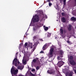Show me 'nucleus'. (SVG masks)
Returning a JSON list of instances; mask_svg holds the SVG:
<instances>
[{
	"label": "nucleus",
	"mask_w": 76,
	"mask_h": 76,
	"mask_svg": "<svg viewBox=\"0 0 76 76\" xmlns=\"http://www.w3.org/2000/svg\"><path fill=\"white\" fill-rule=\"evenodd\" d=\"M35 69H33L32 70V72H34V71H35Z\"/></svg>",
	"instance_id": "obj_37"
},
{
	"label": "nucleus",
	"mask_w": 76,
	"mask_h": 76,
	"mask_svg": "<svg viewBox=\"0 0 76 76\" xmlns=\"http://www.w3.org/2000/svg\"><path fill=\"white\" fill-rule=\"evenodd\" d=\"M55 38H56V39L57 38V37H55Z\"/></svg>",
	"instance_id": "obj_48"
},
{
	"label": "nucleus",
	"mask_w": 76,
	"mask_h": 76,
	"mask_svg": "<svg viewBox=\"0 0 76 76\" xmlns=\"http://www.w3.org/2000/svg\"><path fill=\"white\" fill-rule=\"evenodd\" d=\"M47 44L46 43L44 45V46H43V47L42 48V50H45V47H46V46H47Z\"/></svg>",
	"instance_id": "obj_13"
},
{
	"label": "nucleus",
	"mask_w": 76,
	"mask_h": 76,
	"mask_svg": "<svg viewBox=\"0 0 76 76\" xmlns=\"http://www.w3.org/2000/svg\"><path fill=\"white\" fill-rule=\"evenodd\" d=\"M44 29L45 31H47L48 29V27H44Z\"/></svg>",
	"instance_id": "obj_23"
},
{
	"label": "nucleus",
	"mask_w": 76,
	"mask_h": 76,
	"mask_svg": "<svg viewBox=\"0 0 76 76\" xmlns=\"http://www.w3.org/2000/svg\"><path fill=\"white\" fill-rule=\"evenodd\" d=\"M16 58H15L14 59L13 61L12 62V64L13 65H15V66L17 67L18 66V64H19L20 63V62L19 61H18V58H17V56L16 57Z\"/></svg>",
	"instance_id": "obj_2"
},
{
	"label": "nucleus",
	"mask_w": 76,
	"mask_h": 76,
	"mask_svg": "<svg viewBox=\"0 0 76 76\" xmlns=\"http://www.w3.org/2000/svg\"><path fill=\"white\" fill-rule=\"evenodd\" d=\"M20 48H21V45H20L19 47V49H20Z\"/></svg>",
	"instance_id": "obj_38"
},
{
	"label": "nucleus",
	"mask_w": 76,
	"mask_h": 76,
	"mask_svg": "<svg viewBox=\"0 0 76 76\" xmlns=\"http://www.w3.org/2000/svg\"><path fill=\"white\" fill-rule=\"evenodd\" d=\"M38 11L39 13H40V14H41V12H42V11L41 10H38Z\"/></svg>",
	"instance_id": "obj_29"
},
{
	"label": "nucleus",
	"mask_w": 76,
	"mask_h": 76,
	"mask_svg": "<svg viewBox=\"0 0 76 76\" xmlns=\"http://www.w3.org/2000/svg\"><path fill=\"white\" fill-rule=\"evenodd\" d=\"M29 47L31 48H32V43H31V44H30Z\"/></svg>",
	"instance_id": "obj_30"
},
{
	"label": "nucleus",
	"mask_w": 76,
	"mask_h": 76,
	"mask_svg": "<svg viewBox=\"0 0 76 76\" xmlns=\"http://www.w3.org/2000/svg\"><path fill=\"white\" fill-rule=\"evenodd\" d=\"M66 0H64V2H66Z\"/></svg>",
	"instance_id": "obj_43"
},
{
	"label": "nucleus",
	"mask_w": 76,
	"mask_h": 76,
	"mask_svg": "<svg viewBox=\"0 0 76 76\" xmlns=\"http://www.w3.org/2000/svg\"><path fill=\"white\" fill-rule=\"evenodd\" d=\"M73 73L72 72H70L69 74V72H67L65 73V75L66 76H72Z\"/></svg>",
	"instance_id": "obj_5"
},
{
	"label": "nucleus",
	"mask_w": 76,
	"mask_h": 76,
	"mask_svg": "<svg viewBox=\"0 0 76 76\" xmlns=\"http://www.w3.org/2000/svg\"><path fill=\"white\" fill-rule=\"evenodd\" d=\"M74 72H75V73H76V70L75 69H74Z\"/></svg>",
	"instance_id": "obj_42"
},
{
	"label": "nucleus",
	"mask_w": 76,
	"mask_h": 76,
	"mask_svg": "<svg viewBox=\"0 0 76 76\" xmlns=\"http://www.w3.org/2000/svg\"><path fill=\"white\" fill-rule=\"evenodd\" d=\"M58 60H61V58H60V57L58 56Z\"/></svg>",
	"instance_id": "obj_28"
},
{
	"label": "nucleus",
	"mask_w": 76,
	"mask_h": 76,
	"mask_svg": "<svg viewBox=\"0 0 76 76\" xmlns=\"http://www.w3.org/2000/svg\"><path fill=\"white\" fill-rule=\"evenodd\" d=\"M54 7L56 8V9L57 10V2L54 3Z\"/></svg>",
	"instance_id": "obj_17"
},
{
	"label": "nucleus",
	"mask_w": 76,
	"mask_h": 76,
	"mask_svg": "<svg viewBox=\"0 0 76 76\" xmlns=\"http://www.w3.org/2000/svg\"><path fill=\"white\" fill-rule=\"evenodd\" d=\"M23 66H19L18 67V69L22 70V69H23Z\"/></svg>",
	"instance_id": "obj_14"
},
{
	"label": "nucleus",
	"mask_w": 76,
	"mask_h": 76,
	"mask_svg": "<svg viewBox=\"0 0 76 76\" xmlns=\"http://www.w3.org/2000/svg\"><path fill=\"white\" fill-rule=\"evenodd\" d=\"M61 57H63L62 56H61Z\"/></svg>",
	"instance_id": "obj_47"
},
{
	"label": "nucleus",
	"mask_w": 76,
	"mask_h": 76,
	"mask_svg": "<svg viewBox=\"0 0 76 76\" xmlns=\"http://www.w3.org/2000/svg\"><path fill=\"white\" fill-rule=\"evenodd\" d=\"M70 59L71 60H73V57L72 56H71L70 57Z\"/></svg>",
	"instance_id": "obj_26"
},
{
	"label": "nucleus",
	"mask_w": 76,
	"mask_h": 76,
	"mask_svg": "<svg viewBox=\"0 0 76 76\" xmlns=\"http://www.w3.org/2000/svg\"><path fill=\"white\" fill-rule=\"evenodd\" d=\"M36 59H34L33 60V63H36L37 62V60H38V58H36Z\"/></svg>",
	"instance_id": "obj_15"
},
{
	"label": "nucleus",
	"mask_w": 76,
	"mask_h": 76,
	"mask_svg": "<svg viewBox=\"0 0 76 76\" xmlns=\"http://www.w3.org/2000/svg\"><path fill=\"white\" fill-rule=\"evenodd\" d=\"M70 63L71 65H72L73 66H75V65H76V63L73 60L71 61H70Z\"/></svg>",
	"instance_id": "obj_9"
},
{
	"label": "nucleus",
	"mask_w": 76,
	"mask_h": 76,
	"mask_svg": "<svg viewBox=\"0 0 76 76\" xmlns=\"http://www.w3.org/2000/svg\"><path fill=\"white\" fill-rule=\"evenodd\" d=\"M18 72V69H15L14 67L12 66L11 70V73L12 76H17V74Z\"/></svg>",
	"instance_id": "obj_1"
},
{
	"label": "nucleus",
	"mask_w": 76,
	"mask_h": 76,
	"mask_svg": "<svg viewBox=\"0 0 76 76\" xmlns=\"http://www.w3.org/2000/svg\"><path fill=\"white\" fill-rule=\"evenodd\" d=\"M28 45V43L27 42H26L25 43V47H26Z\"/></svg>",
	"instance_id": "obj_34"
},
{
	"label": "nucleus",
	"mask_w": 76,
	"mask_h": 76,
	"mask_svg": "<svg viewBox=\"0 0 76 76\" xmlns=\"http://www.w3.org/2000/svg\"><path fill=\"white\" fill-rule=\"evenodd\" d=\"M50 36H51V34H50L49 33H48V37H50Z\"/></svg>",
	"instance_id": "obj_27"
},
{
	"label": "nucleus",
	"mask_w": 76,
	"mask_h": 76,
	"mask_svg": "<svg viewBox=\"0 0 76 76\" xmlns=\"http://www.w3.org/2000/svg\"><path fill=\"white\" fill-rule=\"evenodd\" d=\"M51 1V0H47L46 1V2L47 3V2H50Z\"/></svg>",
	"instance_id": "obj_35"
},
{
	"label": "nucleus",
	"mask_w": 76,
	"mask_h": 76,
	"mask_svg": "<svg viewBox=\"0 0 76 76\" xmlns=\"http://www.w3.org/2000/svg\"><path fill=\"white\" fill-rule=\"evenodd\" d=\"M36 70H39V66H38L36 67Z\"/></svg>",
	"instance_id": "obj_31"
},
{
	"label": "nucleus",
	"mask_w": 76,
	"mask_h": 76,
	"mask_svg": "<svg viewBox=\"0 0 76 76\" xmlns=\"http://www.w3.org/2000/svg\"><path fill=\"white\" fill-rule=\"evenodd\" d=\"M61 14L62 16H64L65 15V14L64 12H62Z\"/></svg>",
	"instance_id": "obj_36"
},
{
	"label": "nucleus",
	"mask_w": 76,
	"mask_h": 76,
	"mask_svg": "<svg viewBox=\"0 0 76 76\" xmlns=\"http://www.w3.org/2000/svg\"><path fill=\"white\" fill-rule=\"evenodd\" d=\"M19 76H22V75H20Z\"/></svg>",
	"instance_id": "obj_45"
},
{
	"label": "nucleus",
	"mask_w": 76,
	"mask_h": 76,
	"mask_svg": "<svg viewBox=\"0 0 76 76\" xmlns=\"http://www.w3.org/2000/svg\"><path fill=\"white\" fill-rule=\"evenodd\" d=\"M60 48H61V45H60Z\"/></svg>",
	"instance_id": "obj_44"
},
{
	"label": "nucleus",
	"mask_w": 76,
	"mask_h": 76,
	"mask_svg": "<svg viewBox=\"0 0 76 76\" xmlns=\"http://www.w3.org/2000/svg\"><path fill=\"white\" fill-rule=\"evenodd\" d=\"M38 28V27H37V26H34L33 27V31L34 32H35L37 30V28Z\"/></svg>",
	"instance_id": "obj_11"
},
{
	"label": "nucleus",
	"mask_w": 76,
	"mask_h": 76,
	"mask_svg": "<svg viewBox=\"0 0 76 76\" xmlns=\"http://www.w3.org/2000/svg\"><path fill=\"white\" fill-rule=\"evenodd\" d=\"M37 26L38 28H40V27H41V24L40 23H39L37 24Z\"/></svg>",
	"instance_id": "obj_18"
},
{
	"label": "nucleus",
	"mask_w": 76,
	"mask_h": 76,
	"mask_svg": "<svg viewBox=\"0 0 76 76\" xmlns=\"http://www.w3.org/2000/svg\"><path fill=\"white\" fill-rule=\"evenodd\" d=\"M71 20H72V21H75L76 20V18H75V17H73L71 18Z\"/></svg>",
	"instance_id": "obj_16"
},
{
	"label": "nucleus",
	"mask_w": 76,
	"mask_h": 76,
	"mask_svg": "<svg viewBox=\"0 0 76 76\" xmlns=\"http://www.w3.org/2000/svg\"><path fill=\"white\" fill-rule=\"evenodd\" d=\"M64 5H66V2H64Z\"/></svg>",
	"instance_id": "obj_40"
},
{
	"label": "nucleus",
	"mask_w": 76,
	"mask_h": 76,
	"mask_svg": "<svg viewBox=\"0 0 76 76\" xmlns=\"http://www.w3.org/2000/svg\"><path fill=\"white\" fill-rule=\"evenodd\" d=\"M22 62L23 63V64H24V65H25V64H26V61L24 60H23Z\"/></svg>",
	"instance_id": "obj_21"
},
{
	"label": "nucleus",
	"mask_w": 76,
	"mask_h": 76,
	"mask_svg": "<svg viewBox=\"0 0 76 76\" xmlns=\"http://www.w3.org/2000/svg\"><path fill=\"white\" fill-rule=\"evenodd\" d=\"M54 51V48H51L50 49V52H49V56L50 57H52L53 56V53Z\"/></svg>",
	"instance_id": "obj_3"
},
{
	"label": "nucleus",
	"mask_w": 76,
	"mask_h": 76,
	"mask_svg": "<svg viewBox=\"0 0 76 76\" xmlns=\"http://www.w3.org/2000/svg\"><path fill=\"white\" fill-rule=\"evenodd\" d=\"M47 72L49 74H54L55 73V71L53 69H51L50 71L48 70Z\"/></svg>",
	"instance_id": "obj_6"
},
{
	"label": "nucleus",
	"mask_w": 76,
	"mask_h": 76,
	"mask_svg": "<svg viewBox=\"0 0 76 76\" xmlns=\"http://www.w3.org/2000/svg\"><path fill=\"white\" fill-rule=\"evenodd\" d=\"M38 37H39V35H38L34 36L33 38V41H35V39H37V38H38Z\"/></svg>",
	"instance_id": "obj_10"
},
{
	"label": "nucleus",
	"mask_w": 76,
	"mask_h": 76,
	"mask_svg": "<svg viewBox=\"0 0 76 76\" xmlns=\"http://www.w3.org/2000/svg\"><path fill=\"white\" fill-rule=\"evenodd\" d=\"M71 29H72V25H69V27L68 29L69 31H71Z\"/></svg>",
	"instance_id": "obj_20"
},
{
	"label": "nucleus",
	"mask_w": 76,
	"mask_h": 76,
	"mask_svg": "<svg viewBox=\"0 0 76 76\" xmlns=\"http://www.w3.org/2000/svg\"><path fill=\"white\" fill-rule=\"evenodd\" d=\"M63 64V63L62 61H60L58 62V66L60 67L61 66H62Z\"/></svg>",
	"instance_id": "obj_8"
},
{
	"label": "nucleus",
	"mask_w": 76,
	"mask_h": 76,
	"mask_svg": "<svg viewBox=\"0 0 76 76\" xmlns=\"http://www.w3.org/2000/svg\"><path fill=\"white\" fill-rule=\"evenodd\" d=\"M75 0V2H76V0Z\"/></svg>",
	"instance_id": "obj_46"
},
{
	"label": "nucleus",
	"mask_w": 76,
	"mask_h": 76,
	"mask_svg": "<svg viewBox=\"0 0 76 76\" xmlns=\"http://www.w3.org/2000/svg\"><path fill=\"white\" fill-rule=\"evenodd\" d=\"M40 53H44V51H41V52H40Z\"/></svg>",
	"instance_id": "obj_39"
},
{
	"label": "nucleus",
	"mask_w": 76,
	"mask_h": 76,
	"mask_svg": "<svg viewBox=\"0 0 76 76\" xmlns=\"http://www.w3.org/2000/svg\"><path fill=\"white\" fill-rule=\"evenodd\" d=\"M38 44V42H36V43H34V45H33V50H32V52H34L35 50L36 49V45Z\"/></svg>",
	"instance_id": "obj_7"
},
{
	"label": "nucleus",
	"mask_w": 76,
	"mask_h": 76,
	"mask_svg": "<svg viewBox=\"0 0 76 76\" xmlns=\"http://www.w3.org/2000/svg\"><path fill=\"white\" fill-rule=\"evenodd\" d=\"M51 5H52V4H51V2H49V6L50 7V6H51Z\"/></svg>",
	"instance_id": "obj_32"
},
{
	"label": "nucleus",
	"mask_w": 76,
	"mask_h": 76,
	"mask_svg": "<svg viewBox=\"0 0 76 76\" xmlns=\"http://www.w3.org/2000/svg\"><path fill=\"white\" fill-rule=\"evenodd\" d=\"M39 16L38 15H36L33 19V22H37L39 21Z\"/></svg>",
	"instance_id": "obj_4"
},
{
	"label": "nucleus",
	"mask_w": 76,
	"mask_h": 76,
	"mask_svg": "<svg viewBox=\"0 0 76 76\" xmlns=\"http://www.w3.org/2000/svg\"><path fill=\"white\" fill-rule=\"evenodd\" d=\"M66 18L64 17L61 18V20L62 22H65L66 20Z\"/></svg>",
	"instance_id": "obj_12"
},
{
	"label": "nucleus",
	"mask_w": 76,
	"mask_h": 76,
	"mask_svg": "<svg viewBox=\"0 0 76 76\" xmlns=\"http://www.w3.org/2000/svg\"><path fill=\"white\" fill-rule=\"evenodd\" d=\"M40 41H43V40H42V39H40Z\"/></svg>",
	"instance_id": "obj_41"
},
{
	"label": "nucleus",
	"mask_w": 76,
	"mask_h": 76,
	"mask_svg": "<svg viewBox=\"0 0 76 76\" xmlns=\"http://www.w3.org/2000/svg\"><path fill=\"white\" fill-rule=\"evenodd\" d=\"M60 32L62 34H63V29H60Z\"/></svg>",
	"instance_id": "obj_24"
},
{
	"label": "nucleus",
	"mask_w": 76,
	"mask_h": 76,
	"mask_svg": "<svg viewBox=\"0 0 76 76\" xmlns=\"http://www.w3.org/2000/svg\"><path fill=\"white\" fill-rule=\"evenodd\" d=\"M55 69H56V70H57V64H56V65H55Z\"/></svg>",
	"instance_id": "obj_25"
},
{
	"label": "nucleus",
	"mask_w": 76,
	"mask_h": 76,
	"mask_svg": "<svg viewBox=\"0 0 76 76\" xmlns=\"http://www.w3.org/2000/svg\"><path fill=\"white\" fill-rule=\"evenodd\" d=\"M29 75H30V76H35V74H32L31 72H30Z\"/></svg>",
	"instance_id": "obj_22"
},
{
	"label": "nucleus",
	"mask_w": 76,
	"mask_h": 76,
	"mask_svg": "<svg viewBox=\"0 0 76 76\" xmlns=\"http://www.w3.org/2000/svg\"><path fill=\"white\" fill-rule=\"evenodd\" d=\"M59 53L60 56H62V54H63V51L61 50H60V51H59Z\"/></svg>",
	"instance_id": "obj_19"
},
{
	"label": "nucleus",
	"mask_w": 76,
	"mask_h": 76,
	"mask_svg": "<svg viewBox=\"0 0 76 76\" xmlns=\"http://www.w3.org/2000/svg\"><path fill=\"white\" fill-rule=\"evenodd\" d=\"M66 42H67V43H68V44L71 43V42L69 41V40L66 41Z\"/></svg>",
	"instance_id": "obj_33"
}]
</instances>
